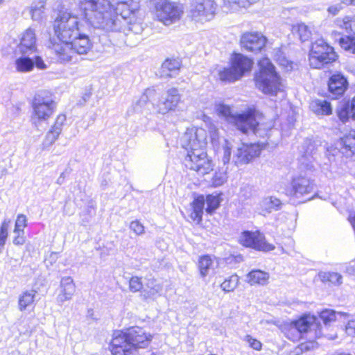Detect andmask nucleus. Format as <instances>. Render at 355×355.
Masks as SVG:
<instances>
[{
    "label": "nucleus",
    "instance_id": "obj_28",
    "mask_svg": "<svg viewBox=\"0 0 355 355\" xmlns=\"http://www.w3.org/2000/svg\"><path fill=\"white\" fill-rule=\"evenodd\" d=\"M37 291L35 290L25 291L21 293L18 299V308L19 311H24L35 308V298Z\"/></svg>",
    "mask_w": 355,
    "mask_h": 355
},
{
    "label": "nucleus",
    "instance_id": "obj_33",
    "mask_svg": "<svg viewBox=\"0 0 355 355\" xmlns=\"http://www.w3.org/2000/svg\"><path fill=\"white\" fill-rule=\"evenodd\" d=\"M259 0H223L224 6L232 11L246 9Z\"/></svg>",
    "mask_w": 355,
    "mask_h": 355
},
{
    "label": "nucleus",
    "instance_id": "obj_17",
    "mask_svg": "<svg viewBox=\"0 0 355 355\" xmlns=\"http://www.w3.org/2000/svg\"><path fill=\"white\" fill-rule=\"evenodd\" d=\"M135 352L139 349L149 346L153 338V335L144 328L133 326L123 329Z\"/></svg>",
    "mask_w": 355,
    "mask_h": 355
},
{
    "label": "nucleus",
    "instance_id": "obj_3",
    "mask_svg": "<svg viewBox=\"0 0 355 355\" xmlns=\"http://www.w3.org/2000/svg\"><path fill=\"white\" fill-rule=\"evenodd\" d=\"M115 6L107 0H85V17L91 22L101 26L114 24L112 17L120 15L129 18L139 9L137 0H112Z\"/></svg>",
    "mask_w": 355,
    "mask_h": 355
},
{
    "label": "nucleus",
    "instance_id": "obj_53",
    "mask_svg": "<svg viewBox=\"0 0 355 355\" xmlns=\"http://www.w3.org/2000/svg\"><path fill=\"white\" fill-rule=\"evenodd\" d=\"M334 355H353V354H352L351 353H349V352H339V353H337Z\"/></svg>",
    "mask_w": 355,
    "mask_h": 355
},
{
    "label": "nucleus",
    "instance_id": "obj_48",
    "mask_svg": "<svg viewBox=\"0 0 355 355\" xmlns=\"http://www.w3.org/2000/svg\"><path fill=\"white\" fill-rule=\"evenodd\" d=\"M317 346L315 340H309L300 344V348L302 351H309L314 349Z\"/></svg>",
    "mask_w": 355,
    "mask_h": 355
},
{
    "label": "nucleus",
    "instance_id": "obj_11",
    "mask_svg": "<svg viewBox=\"0 0 355 355\" xmlns=\"http://www.w3.org/2000/svg\"><path fill=\"white\" fill-rule=\"evenodd\" d=\"M286 195L292 198L300 199L302 202H306L316 195L315 184L305 175L294 177L286 189Z\"/></svg>",
    "mask_w": 355,
    "mask_h": 355
},
{
    "label": "nucleus",
    "instance_id": "obj_14",
    "mask_svg": "<svg viewBox=\"0 0 355 355\" xmlns=\"http://www.w3.org/2000/svg\"><path fill=\"white\" fill-rule=\"evenodd\" d=\"M267 43V37L259 31H245L241 35L239 40V45L242 49L254 54L263 51Z\"/></svg>",
    "mask_w": 355,
    "mask_h": 355
},
{
    "label": "nucleus",
    "instance_id": "obj_27",
    "mask_svg": "<svg viewBox=\"0 0 355 355\" xmlns=\"http://www.w3.org/2000/svg\"><path fill=\"white\" fill-rule=\"evenodd\" d=\"M19 48L22 54L28 51H36V37L33 30L28 28L23 33Z\"/></svg>",
    "mask_w": 355,
    "mask_h": 355
},
{
    "label": "nucleus",
    "instance_id": "obj_4",
    "mask_svg": "<svg viewBox=\"0 0 355 355\" xmlns=\"http://www.w3.org/2000/svg\"><path fill=\"white\" fill-rule=\"evenodd\" d=\"M258 69L253 74L255 88L264 95L275 96L283 92V79L275 66L266 56L257 61Z\"/></svg>",
    "mask_w": 355,
    "mask_h": 355
},
{
    "label": "nucleus",
    "instance_id": "obj_9",
    "mask_svg": "<svg viewBox=\"0 0 355 355\" xmlns=\"http://www.w3.org/2000/svg\"><path fill=\"white\" fill-rule=\"evenodd\" d=\"M149 1L153 6L155 20L163 25L168 26L182 19L184 10L182 3L171 0Z\"/></svg>",
    "mask_w": 355,
    "mask_h": 355
},
{
    "label": "nucleus",
    "instance_id": "obj_26",
    "mask_svg": "<svg viewBox=\"0 0 355 355\" xmlns=\"http://www.w3.org/2000/svg\"><path fill=\"white\" fill-rule=\"evenodd\" d=\"M67 120V116L64 114H59L53 122L50 130L47 132L44 140L45 146H50L53 144L59 137L62 132V127Z\"/></svg>",
    "mask_w": 355,
    "mask_h": 355
},
{
    "label": "nucleus",
    "instance_id": "obj_41",
    "mask_svg": "<svg viewBox=\"0 0 355 355\" xmlns=\"http://www.w3.org/2000/svg\"><path fill=\"white\" fill-rule=\"evenodd\" d=\"M319 317L324 325L322 326L324 331L327 333L324 329H328L327 326L336 320V312L331 309H324L320 312Z\"/></svg>",
    "mask_w": 355,
    "mask_h": 355
},
{
    "label": "nucleus",
    "instance_id": "obj_19",
    "mask_svg": "<svg viewBox=\"0 0 355 355\" xmlns=\"http://www.w3.org/2000/svg\"><path fill=\"white\" fill-rule=\"evenodd\" d=\"M349 87L347 78L341 73L336 72L328 79V92L332 95L334 99L342 97Z\"/></svg>",
    "mask_w": 355,
    "mask_h": 355
},
{
    "label": "nucleus",
    "instance_id": "obj_34",
    "mask_svg": "<svg viewBox=\"0 0 355 355\" xmlns=\"http://www.w3.org/2000/svg\"><path fill=\"white\" fill-rule=\"evenodd\" d=\"M313 112L317 115L329 116L333 113L330 102L326 100H315L313 101Z\"/></svg>",
    "mask_w": 355,
    "mask_h": 355
},
{
    "label": "nucleus",
    "instance_id": "obj_47",
    "mask_svg": "<svg viewBox=\"0 0 355 355\" xmlns=\"http://www.w3.org/2000/svg\"><path fill=\"white\" fill-rule=\"evenodd\" d=\"M225 175L223 173L216 172L211 178V184L214 187H219L225 182Z\"/></svg>",
    "mask_w": 355,
    "mask_h": 355
},
{
    "label": "nucleus",
    "instance_id": "obj_21",
    "mask_svg": "<svg viewBox=\"0 0 355 355\" xmlns=\"http://www.w3.org/2000/svg\"><path fill=\"white\" fill-rule=\"evenodd\" d=\"M181 102V96L177 88L172 87L167 90L166 97L158 105V112L162 114L175 111Z\"/></svg>",
    "mask_w": 355,
    "mask_h": 355
},
{
    "label": "nucleus",
    "instance_id": "obj_35",
    "mask_svg": "<svg viewBox=\"0 0 355 355\" xmlns=\"http://www.w3.org/2000/svg\"><path fill=\"white\" fill-rule=\"evenodd\" d=\"M274 59L276 62L286 71H292L295 66V63L289 60L281 49H278L277 50Z\"/></svg>",
    "mask_w": 355,
    "mask_h": 355
},
{
    "label": "nucleus",
    "instance_id": "obj_40",
    "mask_svg": "<svg viewBox=\"0 0 355 355\" xmlns=\"http://www.w3.org/2000/svg\"><path fill=\"white\" fill-rule=\"evenodd\" d=\"M128 290L131 293H141L144 288V284L141 276H131L128 279Z\"/></svg>",
    "mask_w": 355,
    "mask_h": 355
},
{
    "label": "nucleus",
    "instance_id": "obj_37",
    "mask_svg": "<svg viewBox=\"0 0 355 355\" xmlns=\"http://www.w3.org/2000/svg\"><path fill=\"white\" fill-rule=\"evenodd\" d=\"M338 44L340 48L345 51L355 54L354 35H345L340 37L338 40Z\"/></svg>",
    "mask_w": 355,
    "mask_h": 355
},
{
    "label": "nucleus",
    "instance_id": "obj_6",
    "mask_svg": "<svg viewBox=\"0 0 355 355\" xmlns=\"http://www.w3.org/2000/svg\"><path fill=\"white\" fill-rule=\"evenodd\" d=\"M222 201L221 194L197 195L190 202V208L184 218L191 224L202 227L204 212L209 215L214 214L220 207Z\"/></svg>",
    "mask_w": 355,
    "mask_h": 355
},
{
    "label": "nucleus",
    "instance_id": "obj_7",
    "mask_svg": "<svg viewBox=\"0 0 355 355\" xmlns=\"http://www.w3.org/2000/svg\"><path fill=\"white\" fill-rule=\"evenodd\" d=\"M308 60L311 68L322 69L338 62L339 54L327 41L318 39L310 45Z\"/></svg>",
    "mask_w": 355,
    "mask_h": 355
},
{
    "label": "nucleus",
    "instance_id": "obj_39",
    "mask_svg": "<svg viewBox=\"0 0 355 355\" xmlns=\"http://www.w3.org/2000/svg\"><path fill=\"white\" fill-rule=\"evenodd\" d=\"M239 284V277L236 274H233L223 280L220 284V288L225 293L232 292Z\"/></svg>",
    "mask_w": 355,
    "mask_h": 355
},
{
    "label": "nucleus",
    "instance_id": "obj_45",
    "mask_svg": "<svg viewBox=\"0 0 355 355\" xmlns=\"http://www.w3.org/2000/svg\"><path fill=\"white\" fill-rule=\"evenodd\" d=\"M161 290V286L158 284H155L149 287L148 291L142 295L144 300L153 299L157 295Z\"/></svg>",
    "mask_w": 355,
    "mask_h": 355
},
{
    "label": "nucleus",
    "instance_id": "obj_51",
    "mask_svg": "<svg viewBox=\"0 0 355 355\" xmlns=\"http://www.w3.org/2000/svg\"><path fill=\"white\" fill-rule=\"evenodd\" d=\"M33 61L34 62V66L35 65L36 67L38 68L39 69H44L46 68V65L44 63V62L41 56H39V55L35 56Z\"/></svg>",
    "mask_w": 355,
    "mask_h": 355
},
{
    "label": "nucleus",
    "instance_id": "obj_16",
    "mask_svg": "<svg viewBox=\"0 0 355 355\" xmlns=\"http://www.w3.org/2000/svg\"><path fill=\"white\" fill-rule=\"evenodd\" d=\"M216 7L214 0H198L191 6L189 17L196 21H208L215 15Z\"/></svg>",
    "mask_w": 355,
    "mask_h": 355
},
{
    "label": "nucleus",
    "instance_id": "obj_29",
    "mask_svg": "<svg viewBox=\"0 0 355 355\" xmlns=\"http://www.w3.org/2000/svg\"><path fill=\"white\" fill-rule=\"evenodd\" d=\"M60 297L62 301L70 300L76 292V285L71 277L62 278L60 281Z\"/></svg>",
    "mask_w": 355,
    "mask_h": 355
},
{
    "label": "nucleus",
    "instance_id": "obj_46",
    "mask_svg": "<svg viewBox=\"0 0 355 355\" xmlns=\"http://www.w3.org/2000/svg\"><path fill=\"white\" fill-rule=\"evenodd\" d=\"M130 229L136 235H141L145 232V227L143 224L138 220H132L130 223Z\"/></svg>",
    "mask_w": 355,
    "mask_h": 355
},
{
    "label": "nucleus",
    "instance_id": "obj_52",
    "mask_svg": "<svg viewBox=\"0 0 355 355\" xmlns=\"http://www.w3.org/2000/svg\"><path fill=\"white\" fill-rule=\"evenodd\" d=\"M340 2L345 6H355V0H340Z\"/></svg>",
    "mask_w": 355,
    "mask_h": 355
},
{
    "label": "nucleus",
    "instance_id": "obj_42",
    "mask_svg": "<svg viewBox=\"0 0 355 355\" xmlns=\"http://www.w3.org/2000/svg\"><path fill=\"white\" fill-rule=\"evenodd\" d=\"M216 114L221 117H223L227 121H229L232 123H234V116L230 106L225 104H219L216 107Z\"/></svg>",
    "mask_w": 355,
    "mask_h": 355
},
{
    "label": "nucleus",
    "instance_id": "obj_54",
    "mask_svg": "<svg viewBox=\"0 0 355 355\" xmlns=\"http://www.w3.org/2000/svg\"><path fill=\"white\" fill-rule=\"evenodd\" d=\"M227 151H228V155L230 154V149L229 148H227Z\"/></svg>",
    "mask_w": 355,
    "mask_h": 355
},
{
    "label": "nucleus",
    "instance_id": "obj_8",
    "mask_svg": "<svg viewBox=\"0 0 355 355\" xmlns=\"http://www.w3.org/2000/svg\"><path fill=\"white\" fill-rule=\"evenodd\" d=\"M253 66L254 60L252 58L241 53L233 52L230 60V66L218 71V78L223 83L236 82L250 73Z\"/></svg>",
    "mask_w": 355,
    "mask_h": 355
},
{
    "label": "nucleus",
    "instance_id": "obj_44",
    "mask_svg": "<svg viewBox=\"0 0 355 355\" xmlns=\"http://www.w3.org/2000/svg\"><path fill=\"white\" fill-rule=\"evenodd\" d=\"M244 340L248 343L250 348L256 351H261L263 347L262 343L250 335H246Z\"/></svg>",
    "mask_w": 355,
    "mask_h": 355
},
{
    "label": "nucleus",
    "instance_id": "obj_36",
    "mask_svg": "<svg viewBox=\"0 0 355 355\" xmlns=\"http://www.w3.org/2000/svg\"><path fill=\"white\" fill-rule=\"evenodd\" d=\"M292 32L296 34L302 42L308 41L312 35L311 29L303 23H299L292 26Z\"/></svg>",
    "mask_w": 355,
    "mask_h": 355
},
{
    "label": "nucleus",
    "instance_id": "obj_12",
    "mask_svg": "<svg viewBox=\"0 0 355 355\" xmlns=\"http://www.w3.org/2000/svg\"><path fill=\"white\" fill-rule=\"evenodd\" d=\"M263 116V114L254 106H250L245 111L235 114L233 125L243 134L247 135L249 132L256 134L260 130L258 119Z\"/></svg>",
    "mask_w": 355,
    "mask_h": 355
},
{
    "label": "nucleus",
    "instance_id": "obj_30",
    "mask_svg": "<svg viewBox=\"0 0 355 355\" xmlns=\"http://www.w3.org/2000/svg\"><path fill=\"white\" fill-rule=\"evenodd\" d=\"M269 274L261 270H252L247 275L248 282L252 286H263L268 284Z\"/></svg>",
    "mask_w": 355,
    "mask_h": 355
},
{
    "label": "nucleus",
    "instance_id": "obj_15",
    "mask_svg": "<svg viewBox=\"0 0 355 355\" xmlns=\"http://www.w3.org/2000/svg\"><path fill=\"white\" fill-rule=\"evenodd\" d=\"M108 349L112 355H136L137 354L123 329L113 332Z\"/></svg>",
    "mask_w": 355,
    "mask_h": 355
},
{
    "label": "nucleus",
    "instance_id": "obj_43",
    "mask_svg": "<svg viewBox=\"0 0 355 355\" xmlns=\"http://www.w3.org/2000/svg\"><path fill=\"white\" fill-rule=\"evenodd\" d=\"M10 219H4L0 225V252L6 243L9 236Z\"/></svg>",
    "mask_w": 355,
    "mask_h": 355
},
{
    "label": "nucleus",
    "instance_id": "obj_32",
    "mask_svg": "<svg viewBox=\"0 0 355 355\" xmlns=\"http://www.w3.org/2000/svg\"><path fill=\"white\" fill-rule=\"evenodd\" d=\"M197 266L200 275L204 278L213 268L214 259L210 254H202L199 257Z\"/></svg>",
    "mask_w": 355,
    "mask_h": 355
},
{
    "label": "nucleus",
    "instance_id": "obj_56",
    "mask_svg": "<svg viewBox=\"0 0 355 355\" xmlns=\"http://www.w3.org/2000/svg\"><path fill=\"white\" fill-rule=\"evenodd\" d=\"M150 355H157V354H155V353H152V354H150Z\"/></svg>",
    "mask_w": 355,
    "mask_h": 355
},
{
    "label": "nucleus",
    "instance_id": "obj_2",
    "mask_svg": "<svg viewBox=\"0 0 355 355\" xmlns=\"http://www.w3.org/2000/svg\"><path fill=\"white\" fill-rule=\"evenodd\" d=\"M207 132L201 127L187 128L184 133L182 147L186 151L184 168L200 176L209 174L214 168V161L206 150Z\"/></svg>",
    "mask_w": 355,
    "mask_h": 355
},
{
    "label": "nucleus",
    "instance_id": "obj_5",
    "mask_svg": "<svg viewBox=\"0 0 355 355\" xmlns=\"http://www.w3.org/2000/svg\"><path fill=\"white\" fill-rule=\"evenodd\" d=\"M310 331H313L315 339L323 337L334 339L336 337V334L325 333L317 316L308 313H303L297 318L284 324L282 329L285 337L293 342L300 340L304 334Z\"/></svg>",
    "mask_w": 355,
    "mask_h": 355
},
{
    "label": "nucleus",
    "instance_id": "obj_20",
    "mask_svg": "<svg viewBox=\"0 0 355 355\" xmlns=\"http://www.w3.org/2000/svg\"><path fill=\"white\" fill-rule=\"evenodd\" d=\"M337 143L343 157L355 160V130H350L343 135L338 138Z\"/></svg>",
    "mask_w": 355,
    "mask_h": 355
},
{
    "label": "nucleus",
    "instance_id": "obj_50",
    "mask_svg": "<svg viewBox=\"0 0 355 355\" xmlns=\"http://www.w3.org/2000/svg\"><path fill=\"white\" fill-rule=\"evenodd\" d=\"M345 331L349 335H355V320H350L345 325Z\"/></svg>",
    "mask_w": 355,
    "mask_h": 355
},
{
    "label": "nucleus",
    "instance_id": "obj_49",
    "mask_svg": "<svg viewBox=\"0 0 355 355\" xmlns=\"http://www.w3.org/2000/svg\"><path fill=\"white\" fill-rule=\"evenodd\" d=\"M341 5L342 4L329 6L327 9L328 14L331 16H336L338 15V13L343 9V6Z\"/></svg>",
    "mask_w": 355,
    "mask_h": 355
},
{
    "label": "nucleus",
    "instance_id": "obj_25",
    "mask_svg": "<svg viewBox=\"0 0 355 355\" xmlns=\"http://www.w3.org/2000/svg\"><path fill=\"white\" fill-rule=\"evenodd\" d=\"M336 112L339 121L343 124L350 120L355 121V96L345 101L336 108Z\"/></svg>",
    "mask_w": 355,
    "mask_h": 355
},
{
    "label": "nucleus",
    "instance_id": "obj_10",
    "mask_svg": "<svg viewBox=\"0 0 355 355\" xmlns=\"http://www.w3.org/2000/svg\"><path fill=\"white\" fill-rule=\"evenodd\" d=\"M32 119L35 122L49 121L55 113L57 102L53 93L49 90L37 92L31 101Z\"/></svg>",
    "mask_w": 355,
    "mask_h": 355
},
{
    "label": "nucleus",
    "instance_id": "obj_1",
    "mask_svg": "<svg viewBox=\"0 0 355 355\" xmlns=\"http://www.w3.org/2000/svg\"><path fill=\"white\" fill-rule=\"evenodd\" d=\"M54 39L50 41V47L58 62L69 64L73 62L76 54L70 40L74 37L82 21L80 17L68 10H60L51 24Z\"/></svg>",
    "mask_w": 355,
    "mask_h": 355
},
{
    "label": "nucleus",
    "instance_id": "obj_24",
    "mask_svg": "<svg viewBox=\"0 0 355 355\" xmlns=\"http://www.w3.org/2000/svg\"><path fill=\"white\" fill-rule=\"evenodd\" d=\"M182 67V61L178 58H167L162 63L159 69L160 77L170 78L175 77Z\"/></svg>",
    "mask_w": 355,
    "mask_h": 355
},
{
    "label": "nucleus",
    "instance_id": "obj_18",
    "mask_svg": "<svg viewBox=\"0 0 355 355\" xmlns=\"http://www.w3.org/2000/svg\"><path fill=\"white\" fill-rule=\"evenodd\" d=\"M266 144L261 142L243 143L237 150L236 162L247 164L259 158Z\"/></svg>",
    "mask_w": 355,
    "mask_h": 355
},
{
    "label": "nucleus",
    "instance_id": "obj_55",
    "mask_svg": "<svg viewBox=\"0 0 355 355\" xmlns=\"http://www.w3.org/2000/svg\"><path fill=\"white\" fill-rule=\"evenodd\" d=\"M207 355H217L216 354H207Z\"/></svg>",
    "mask_w": 355,
    "mask_h": 355
},
{
    "label": "nucleus",
    "instance_id": "obj_22",
    "mask_svg": "<svg viewBox=\"0 0 355 355\" xmlns=\"http://www.w3.org/2000/svg\"><path fill=\"white\" fill-rule=\"evenodd\" d=\"M82 26H83V24ZM82 27H80L74 37L70 40L71 45L76 55H85L92 48V42L89 37L87 34L80 33Z\"/></svg>",
    "mask_w": 355,
    "mask_h": 355
},
{
    "label": "nucleus",
    "instance_id": "obj_57",
    "mask_svg": "<svg viewBox=\"0 0 355 355\" xmlns=\"http://www.w3.org/2000/svg\"><path fill=\"white\" fill-rule=\"evenodd\" d=\"M3 0H0V4L3 2Z\"/></svg>",
    "mask_w": 355,
    "mask_h": 355
},
{
    "label": "nucleus",
    "instance_id": "obj_38",
    "mask_svg": "<svg viewBox=\"0 0 355 355\" xmlns=\"http://www.w3.org/2000/svg\"><path fill=\"white\" fill-rule=\"evenodd\" d=\"M15 67L18 72H29L33 69L34 62L30 58L21 56L16 59Z\"/></svg>",
    "mask_w": 355,
    "mask_h": 355
},
{
    "label": "nucleus",
    "instance_id": "obj_31",
    "mask_svg": "<svg viewBox=\"0 0 355 355\" xmlns=\"http://www.w3.org/2000/svg\"><path fill=\"white\" fill-rule=\"evenodd\" d=\"M334 24L338 28L347 33L355 31V15L338 17Z\"/></svg>",
    "mask_w": 355,
    "mask_h": 355
},
{
    "label": "nucleus",
    "instance_id": "obj_23",
    "mask_svg": "<svg viewBox=\"0 0 355 355\" xmlns=\"http://www.w3.org/2000/svg\"><path fill=\"white\" fill-rule=\"evenodd\" d=\"M28 226V219L25 214H19L17 216L15 220L13 229L14 236L12 243L15 245L21 246L26 243V236L25 235V228Z\"/></svg>",
    "mask_w": 355,
    "mask_h": 355
},
{
    "label": "nucleus",
    "instance_id": "obj_13",
    "mask_svg": "<svg viewBox=\"0 0 355 355\" xmlns=\"http://www.w3.org/2000/svg\"><path fill=\"white\" fill-rule=\"evenodd\" d=\"M238 242L243 247L264 252L272 251L275 248L273 244L266 241L264 234L259 230L242 232Z\"/></svg>",
    "mask_w": 355,
    "mask_h": 355
}]
</instances>
